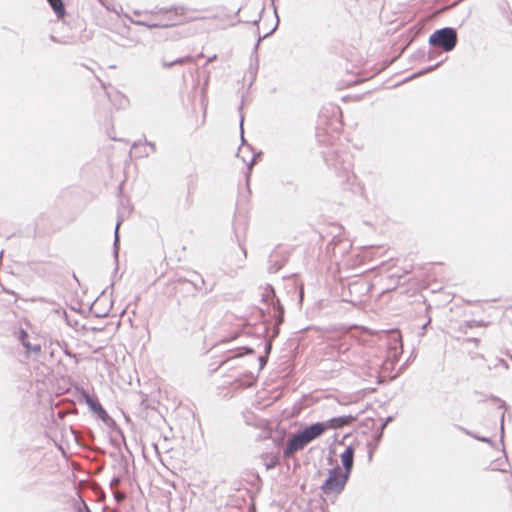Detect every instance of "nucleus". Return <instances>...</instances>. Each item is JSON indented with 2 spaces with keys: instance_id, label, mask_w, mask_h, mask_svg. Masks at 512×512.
<instances>
[{
  "instance_id": "423d86ee",
  "label": "nucleus",
  "mask_w": 512,
  "mask_h": 512,
  "mask_svg": "<svg viewBox=\"0 0 512 512\" xmlns=\"http://www.w3.org/2000/svg\"><path fill=\"white\" fill-rule=\"evenodd\" d=\"M355 418L351 415L348 416H340L329 419L326 422H317L314 423L317 426H321L323 429L321 430V435L327 431L328 429H339L344 426L350 425Z\"/></svg>"
},
{
  "instance_id": "2eb2a0df",
  "label": "nucleus",
  "mask_w": 512,
  "mask_h": 512,
  "mask_svg": "<svg viewBox=\"0 0 512 512\" xmlns=\"http://www.w3.org/2000/svg\"><path fill=\"white\" fill-rule=\"evenodd\" d=\"M229 361H226V362H222L221 366H224L228 363Z\"/></svg>"
},
{
  "instance_id": "f257e3e1",
  "label": "nucleus",
  "mask_w": 512,
  "mask_h": 512,
  "mask_svg": "<svg viewBox=\"0 0 512 512\" xmlns=\"http://www.w3.org/2000/svg\"><path fill=\"white\" fill-rule=\"evenodd\" d=\"M204 17L193 15L192 11L183 6H175L168 9H158L152 11L142 24L150 28H167Z\"/></svg>"
},
{
  "instance_id": "f8f14e48",
  "label": "nucleus",
  "mask_w": 512,
  "mask_h": 512,
  "mask_svg": "<svg viewBox=\"0 0 512 512\" xmlns=\"http://www.w3.org/2000/svg\"><path fill=\"white\" fill-rule=\"evenodd\" d=\"M278 463L277 457L273 456L271 462L267 465L268 468L274 467Z\"/></svg>"
},
{
  "instance_id": "6e6552de",
  "label": "nucleus",
  "mask_w": 512,
  "mask_h": 512,
  "mask_svg": "<svg viewBox=\"0 0 512 512\" xmlns=\"http://www.w3.org/2000/svg\"><path fill=\"white\" fill-rule=\"evenodd\" d=\"M84 398H85L87 405L90 407V409L93 412H95L96 414H98V416L101 419L105 420L107 418V412L102 407V405L98 402V400H96L95 398L91 397L88 394H85Z\"/></svg>"
},
{
  "instance_id": "7ed1b4c3",
  "label": "nucleus",
  "mask_w": 512,
  "mask_h": 512,
  "mask_svg": "<svg viewBox=\"0 0 512 512\" xmlns=\"http://www.w3.org/2000/svg\"><path fill=\"white\" fill-rule=\"evenodd\" d=\"M321 426L312 424L306 427L304 430L294 434L288 441L286 448L284 449V456L286 458L292 457L297 451L304 449L313 440L321 436Z\"/></svg>"
},
{
  "instance_id": "0eeeda50",
  "label": "nucleus",
  "mask_w": 512,
  "mask_h": 512,
  "mask_svg": "<svg viewBox=\"0 0 512 512\" xmlns=\"http://www.w3.org/2000/svg\"><path fill=\"white\" fill-rule=\"evenodd\" d=\"M341 462L344 466V473L350 476L354 463V449L352 447H346L340 454Z\"/></svg>"
},
{
  "instance_id": "9d476101",
  "label": "nucleus",
  "mask_w": 512,
  "mask_h": 512,
  "mask_svg": "<svg viewBox=\"0 0 512 512\" xmlns=\"http://www.w3.org/2000/svg\"><path fill=\"white\" fill-rule=\"evenodd\" d=\"M48 2L58 17L63 18L65 16V7L62 0H48Z\"/></svg>"
},
{
  "instance_id": "39448f33",
  "label": "nucleus",
  "mask_w": 512,
  "mask_h": 512,
  "mask_svg": "<svg viewBox=\"0 0 512 512\" xmlns=\"http://www.w3.org/2000/svg\"><path fill=\"white\" fill-rule=\"evenodd\" d=\"M349 475L341 472L338 468L332 469L329 471L328 478L322 485L323 492L329 493H339L343 490Z\"/></svg>"
},
{
  "instance_id": "20e7f679",
  "label": "nucleus",
  "mask_w": 512,
  "mask_h": 512,
  "mask_svg": "<svg viewBox=\"0 0 512 512\" xmlns=\"http://www.w3.org/2000/svg\"><path fill=\"white\" fill-rule=\"evenodd\" d=\"M432 46L440 47L444 51H451L457 43V34L452 28H443L435 31L429 38Z\"/></svg>"
},
{
  "instance_id": "f03ea898",
  "label": "nucleus",
  "mask_w": 512,
  "mask_h": 512,
  "mask_svg": "<svg viewBox=\"0 0 512 512\" xmlns=\"http://www.w3.org/2000/svg\"><path fill=\"white\" fill-rule=\"evenodd\" d=\"M343 114L338 106L325 109L320 116L317 137L324 145H333L343 132Z\"/></svg>"
},
{
  "instance_id": "dca6fc26",
  "label": "nucleus",
  "mask_w": 512,
  "mask_h": 512,
  "mask_svg": "<svg viewBox=\"0 0 512 512\" xmlns=\"http://www.w3.org/2000/svg\"><path fill=\"white\" fill-rule=\"evenodd\" d=\"M511 311H512V307H511Z\"/></svg>"
},
{
  "instance_id": "9b49d317",
  "label": "nucleus",
  "mask_w": 512,
  "mask_h": 512,
  "mask_svg": "<svg viewBox=\"0 0 512 512\" xmlns=\"http://www.w3.org/2000/svg\"><path fill=\"white\" fill-rule=\"evenodd\" d=\"M389 336L391 337V339L396 342V343H400L402 342V337H401V334L399 331L397 330H393V331H390L389 332Z\"/></svg>"
},
{
  "instance_id": "ddd939ff",
  "label": "nucleus",
  "mask_w": 512,
  "mask_h": 512,
  "mask_svg": "<svg viewBox=\"0 0 512 512\" xmlns=\"http://www.w3.org/2000/svg\"><path fill=\"white\" fill-rule=\"evenodd\" d=\"M116 498H117V500H118V501H121V500H123V499H124V495H123V494L118 493V494L116 495Z\"/></svg>"
},
{
  "instance_id": "1a4fd4ad",
  "label": "nucleus",
  "mask_w": 512,
  "mask_h": 512,
  "mask_svg": "<svg viewBox=\"0 0 512 512\" xmlns=\"http://www.w3.org/2000/svg\"><path fill=\"white\" fill-rule=\"evenodd\" d=\"M19 339L21 340L23 346L26 348L27 353L38 354L41 352V345L39 343H31L27 340L28 334L26 331H20Z\"/></svg>"
},
{
  "instance_id": "4468645a",
  "label": "nucleus",
  "mask_w": 512,
  "mask_h": 512,
  "mask_svg": "<svg viewBox=\"0 0 512 512\" xmlns=\"http://www.w3.org/2000/svg\"><path fill=\"white\" fill-rule=\"evenodd\" d=\"M204 122H205V113H203V115H202V120H201V122H200V125H203V124H204Z\"/></svg>"
}]
</instances>
